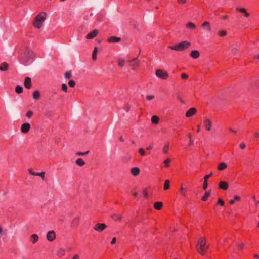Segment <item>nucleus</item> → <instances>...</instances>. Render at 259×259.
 <instances>
[{
    "instance_id": "nucleus-1",
    "label": "nucleus",
    "mask_w": 259,
    "mask_h": 259,
    "mask_svg": "<svg viewBox=\"0 0 259 259\" xmlns=\"http://www.w3.org/2000/svg\"><path fill=\"white\" fill-rule=\"evenodd\" d=\"M191 45L190 42L185 40L172 46H168V48L177 51H183L188 49Z\"/></svg>"
},
{
    "instance_id": "nucleus-2",
    "label": "nucleus",
    "mask_w": 259,
    "mask_h": 259,
    "mask_svg": "<svg viewBox=\"0 0 259 259\" xmlns=\"http://www.w3.org/2000/svg\"><path fill=\"white\" fill-rule=\"evenodd\" d=\"M47 14L45 12H41L39 13L35 17L33 22L34 26L39 29L41 27L42 24L46 19Z\"/></svg>"
},
{
    "instance_id": "nucleus-3",
    "label": "nucleus",
    "mask_w": 259,
    "mask_h": 259,
    "mask_svg": "<svg viewBox=\"0 0 259 259\" xmlns=\"http://www.w3.org/2000/svg\"><path fill=\"white\" fill-rule=\"evenodd\" d=\"M206 239L204 237L200 238L196 244L197 251L202 255H204L206 247Z\"/></svg>"
},
{
    "instance_id": "nucleus-4",
    "label": "nucleus",
    "mask_w": 259,
    "mask_h": 259,
    "mask_svg": "<svg viewBox=\"0 0 259 259\" xmlns=\"http://www.w3.org/2000/svg\"><path fill=\"white\" fill-rule=\"evenodd\" d=\"M155 74L157 77L164 80L167 79L169 77L168 73L167 72L160 69L156 70Z\"/></svg>"
},
{
    "instance_id": "nucleus-5",
    "label": "nucleus",
    "mask_w": 259,
    "mask_h": 259,
    "mask_svg": "<svg viewBox=\"0 0 259 259\" xmlns=\"http://www.w3.org/2000/svg\"><path fill=\"white\" fill-rule=\"evenodd\" d=\"M107 228V226L105 223H97L94 227V229L98 232H101Z\"/></svg>"
},
{
    "instance_id": "nucleus-6",
    "label": "nucleus",
    "mask_w": 259,
    "mask_h": 259,
    "mask_svg": "<svg viewBox=\"0 0 259 259\" xmlns=\"http://www.w3.org/2000/svg\"><path fill=\"white\" fill-rule=\"evenodd\" d=\"M47 240L50 242H52L56 238V233L54 231H49L46 235Z\"/></svg>"
},
{
    "instance_id": "nucleus-7",
    "label": "nucleus",
    "mask_w": 259,
    "mask_h": 259,
    "mask_svg": "<svg viewBox=\"0 0 259 259\" xmlns=\"http://www.w3.org/2000/svg\"><path fill=\"white\" fill-rule=\"evenodd\" d=\"M34 53L32 51L30 50H27V52L25 54V56L24 58L25 61H28L30 59L33 58L34 56Z\"/></svg>"
},
{
    "instance_id": "nucleus-8",
    "label": "nucleus",
    "mask_w": 259,
    "mask_h": 259,
    "mask_svg": "<svg viewBox=\"0 0 259 259\" xmlns=\"http://www.w3.org/2000/svg\"><path fill=\"white\" fill-rule=\"evenodd\" d=\"M30 128V124L29 123L26 122L22 124L21 131L23 133H27L28 132Z\"/></svg>"
},
{
    "instance_id": "nucleus-9",
    "label": "nucleus",
    "mask_w": 259,
    "mask_h": 259,
    "mask_svg": "<svg viewBox=\"0 0 259 259\" xmlns=\"http://www.w3.org/2000/svg\"><path fill=\"white\" fill-rule=\"evenodd\" d=\"M204 125L206 130L210 131L211 130L212 122L211 121L207 118H206L204 120Z\"/></svg>"
},
{
    "instance_id": "nucleus-10",
    "label": "nucleus",
    "mask_w": 259,
    "mask_h": 259,
    "mask_svg": "<svg viewBox=\"0 0 259 259\" xmlns=\"http://www.w3.org/2000/svg\"><path fill=\"white\" fill-rule=\"evenodd\" d=\"M98 30L97 29H95L87 34L86 38L89 39H92L96 37L98 35Z\"/></svg>"
},
{
    "instance_id": "nucleus-11",
    "label": "nucleus",
    "mask_w": 259,
    "mask_h": 259,
    "mask_svg": "<svg viewBox=\"0 0 259 259\" xmlns=\"http://www.w3.org/2000/svg\"><path fill=\"white\" fill-rule=\"evenodd\" d=\"M201 27L205 30H206L208 32H210L211 31V27L210 24L209 22L205 21L202 25Z\"/></svg>"
},
{
    "instance_id": "nucleus-12",
    "label": "nucleus",
    "mask_w": 259,
    "mask_h": 259,
    "mask_svg": "<svg viewBox=\"0 0 259 259\" xmlns=\"http://www.w3.org/2000/svg\"><path fill=\"white\" fill-rule=\"evenodd\" d=\"M24 86L26 88L30 89L32 87V83L31 78L29 77H27L24 80Z\"/></svg>"
},
{
    "instance_id": "nucleus-13",
    "label": "nucleus",
    "mask_w": 259,
    "mask_h": 259,
    "mask_svg": "<svg viewBox=\"0 0 259 259\" xmlns=\"http://www.w3.org/2000/svg\"><path fill=\"white\" fill-rule=\"evenodd\" d=\"M121 39L120 37L116 36H111L108 38L107 41L111 43L119 42L121 41Z\"/></svg>"
},
{
    "instance_id": "nucleus-14",
    "label": "nucleus",
    "mask_w": 259,
    "mask_h": 259,
    "mask_svg": "<svg viewBox=\"0 0 259 259\" xmlns=\"http://www.w3.org/2000/svg\"><path fill=\"white\" fill-rule=\"evenodd\" d=\"M196 112V109L195 108H191L190 109H189L186 113V116L187 117H190L194 115Z\"/></svg>"
},
{
    "instance_id": "nucleus-15",
    "label": "nucleus",
    "mask_w": 259,
    "mask_h": 259,
    "mask_svg": "<svg viewBox=\"0 0 259 259\" xmlns=\"http://www.w3.org/2000/svg\"><path fill=\"white\" fill-rule=\"evenodd\" d=\"M212 175V173H210L208 175H206L204 176V183H203V188L204 190H205L207 189V187H208V183H207V180H208V179L209 178H210L211 176Z\"/></svg>"
},
{
    "instance_id": "nucleus-16",
    "label": "nucleus",
    "mask_w": 259,
    "mask_h": 259,
    "mask_svg": "<svg viewBox=\"0 0 259 259\" xmlns=\"http://www.w3.org/2000/svg\"><path fill=\"white\" fill-rule=\"evenodd\" d=\"M219 188L223 190H226L228 188V184L226 182L222 181L220 182Z\"/></svg>"
},
{
    "instance_id": "nucleus-17",
    "label": "nucleus",
    "mask_w": 259,
    "mask_h": 259,
    "mask_svg": "<svg viewBox=\"0 0 259 259\" xmlns=\"http://www.w3.org/2000/svg\"><path fill=\"white\" fill-rule=\"evenodd\" d=\"M137 57L133 59L130 62H131V66L133 70H135L139 65V62H137Z\"/></svg>"
},
{
    "instance_id": "nucleus-18",
    "label": "nucleus",
    "mask_w": 259,
    "mask_h": 259,
    "mask_svg": "<svg viewBox=\"0 0 259 259\" xmlns=\"http://www.w3.org/2000/svg\"><path fill=\"white\" fill-rule=\"evenodd\" d=\"M9 69V64L6 62H3L0 65V70L5 71Z\"/></svg>"
},
{
    "instance_id": "nucleus-19",
    "label": "nucleus",
    "mask_w": 259,
    "mask_h": 259,
    "mask_svg": "<svg viewBox=\"0 0 259 259\" xmlns=\"http://www.w3.org/2000/svg\"><path fill=\"white\" fill-rule=\"evenodd\" d=\"M190 55L194 59H197L199 57L200 53L197 50H193L191 51Z\"/></svg>"
},
{
    "instance_id": "nucleus-20",
    "label": "nucleus",
    "mask_w": 259,
    "mask_h": 259,
    "mask_svg": "<svg viewBox=\"0 0 259 259\" xmlns=\"http://www.w3.org/2000/svg\"><path fill=\"white\" fill-rule=\"evenodd\" d=\"M40 97V93L38 90H35L33 93V98L35 100H38Z\"/></svg>"
},
{
    "instance_id": "nucleus-21",
    "label": "nucleus",
    "mask_w": 259,
    "mask_h": 259,
    "mask_svg": "<svg viewBox=\"0 0 259 259\" xmlns=\"http://www.w3.org/2000/svg\"><path fill=\"white\" fill-rule=\"evenodd\" d=\"M227 167V165L225 162H222L219 164L218 167V169L220 171L225 169Z\"/></svg>"
},
{
    "instance_id": "nucleus-22",
    "label": "nucleus",
    "mask_w": 259,
    "mask_h": 259,
    "mask_svg": "<svg viewBox=\"0 0 259 259\" xmlns=\"http://www.w3.org/2000/svg\"><path fill=\"white\" fill-rule=\"evenodd\" d=\"M163 206L161 202H156L154 204V207L157 210H160Z\"/></svg>"
},
{
    "instance_id": "nucleus-23",
    "label": "nucleus",
    "mask_w": 259,
    "mask_h": 259,
    "mask_svg": "<svg viewBox=\"0 0 259 259\" xmlns=\"http://www.w3.org/2000/svg\"><path fill=\"white\" fill-rule=\"evenodd\" d=\"M112 218L115 221H121L122 218V215H118L116 213H114L111 215Z\"/></svg>"
},
{
    "instance_id": "nucleus-24",
    "label": "nucleus",
    "mask_w": 259,
    "mask_h": 259,
    "mask_svg": "<svg viewBox=\"0 0 259 259\" xmlns=\"http://www.w3.org/2000/svg\"><path fill=\"white\" fill-rule=\"evenodd\" d=\"M98 51V49L97 47L94 48V51L92 54V59L93 60H96L97 59V53Z\"/></svg>"
},
{
    "instance_id": "nucleus-25",
    "label": "nucleus",
    "mask_w": 259,
    "mask_h": 259,
    "mask_svg": "<svg viewBox=\"0 0 259 259\" xmlns=\"http://www.w3.org/2000/svg\"><path fill=\"white\" fill-rule=\"evenodd\" d=\"M186 27H187V28L190 29H194L196 28V26L194 23H193L192 22H189L186 24Z\"/></svg>"
},
{
    "instance_id": "nucleus-26",
    "label": "nucleus",
    "mask_w": 259,
    "mask_h": 259,
    "mask_svg": "<svg viewBox=\"0 0 259 259\" xmlns=\"http://www.w3.org/2000/svg\"><path fill=\"white\" fill-rule=\"evenodd\" d=\"M75 163L79 166H82L85 164V162L82 159L78 158L76 160Z\"/></svg>"
},
{
    "instance_id": "nucleus-27",
    "label": "nucleus",
    "mask_w": 259,
    "mask_h": 259,
    "mask_svg": "<svg viewBox=\"0 0 259 259\" xmlns=\"http://www.w3.org/2000/svg\"><path fill=\"white\" fill-rule=\"evenodd\" d=\"M139 172H140V169L138 167H134V168H132V169H131V173L134 176H137L138 175H139Z\"/></svg>"
},
{
    "instance_id": "nucleus-28",
    "label": "nucleus",
    "mask_w": 259,
    "mask_h": 259,
    "mask_svg": "<svg viewBox=\"0 0 259 259\" xmlns=\"http://www.w3.org/2000/svg\"><path fill=\"white\" fill-rule=\"evenodd\" d=\"M31 242L33 244L35 243L38 240V236L37 234H33L31 236Z\"/></svg>"
},
{
    "instance_id": "nucleus-29",
    "label": "nucleus",
    "mask_w": 259,
    "mask_h": 259,
    "mask_svg": "<svg viewBox=\"0 0 259 259\" xmlns=\"http://www.w3.org/2000/svg\"><path fill=\"white\" fill-rule=\"evenodd\" d=\"M159 118L158 116L154 115L151 118V121L152 123L157 124L159 122Z\"/></svg>"
},
{
    "instance_id": "nucleus-30",
    "label": "nucleus",
    "mask_w": 259,
    "mask_h": 259,
    "mask_svg": "<svg viewBox=\"0 0 259 259\" xmlns=\"http://www.w3.org/2000/svg\"><path fill=\"white\" fill-rule=\"evenodd\" d=\"M227 34L226 30H222L218 31V35L220 37H223Z\"/></svg>"
},
{
    "instance_id": "nucleus-31",
    "label": "nucleus",
    "mask_w": 259,
    "mask_h": 259,
    "mask_svg": "<svg viewBox=\"0 0 259 259\" xmlns=\"http://www.w3.org/2000/svg\"><path fill=\"white\" fill-rule=\"evenodd\" d=\"M23 87L21 85H17L15 88V91L18 94H21L23 92Z\"/></svg>"
},
{
    "instance_id": "nucleus-32",
    "label": "nucleus",
    "mask_w": 259,
    "mask_h": 259,
    "mask_svg": "<svg viewBox=\"0 0 259 259\" xmlns=\"http://www.w3.org/2000/svg\"><path fill=\"white\" fill-rule=\"evenodd\" d=\"M170 186V181L169 180H166L165 181L164 185V190H167L169 188Z\"/></svg>"
},
{
    "instance_id": "nucleus-33",
    "label": "nucleus",
    "mask_w": 259,
    "mask_h": 259,
    "mask_svg": "<svg viewBox=\"0 0 259 259\" xmlns=\"http://www.w3.org/2000/svg\"><path fill=\"white\" fill-rule=\"evenodd\" d=\"M210 196V192H206L204 195L202 197V200L204 201H206L208 197Z\"/></svg>"
},
{
    "instance_id": "nucleus-34",
    "label": "nucleus",
    "mask_w": 259,
    "mask_h": 259,
    "mask_svg": "<svg viewBox=\"0 0 259 259\" xmlns=\"http://www.w3.org/2000/svg\"><path fill=\"white\" fill-rule=\"evenodd\" d=\"M31 175H34V176H40L42 179H44V177H45V172H31Z\"/></svg>"
},
{
    "instance_id": "nucleus-35",
    "label": "nucleus",
    "mask_w": 259,
    "mask_h": 259,
    "mask_svg": "<svg viewBox=\"0 0 259 259\" xmlns=\"http://www.w3.org/2000/svg\"><path fill=\"white\" fill-rule=\"evenodd\" d=\"M125 60L123 59H119L118 60V65L120 67H123L125 64Z\"/></svg>"
},
{
    "instance_id": "nucleus-36",
    "label": "nucleus",
    "mask_w": 259,
    "mask_h": 259,
    "mask_svg": "<svg viewBox=\"0 0 259 259\" xmlns=\"http://www.w3.org/2000/svg\"><path fill=\"white\" fill-rule=\"evenodd\" d=\"M170 162V159L167 158L163 162L165 167H168L169 166V163Z\"/></svg>"
},
{
    "instance_id": "nucleus-37",
    "label": "nucleus",
    "mask_w": 259,
    "mask_h": 259,
    "mask_svg": "<svg viewBox=\"0 0 259 259\" xmlns=\"http://www.w3.org/2000/svg\"><path fill=\"white\" fill-rule=\"evenodd\" d=\"M89 153V151H87L85 152H77L76 153V155L77 156H85L87 155Z\"/></svg>"
},
{
    "instance_id": "nucleus-38",
    "label": "nucleus",
    "mask_w": 259,
    "mask_h": 259,
    "mask_svg": "<svg viewBox=\"0 0 259 259\" xmlns=\"http://www.w3.org/2000/svg\"><path fill=\"white\" fill-rule=\"evenodd\" d=\"M72 74L71 71H67L65 74L64 77L66 79H69L71 77Z\"/></svg>"
},
{
    "instance_id": "nucleus-39",
    "label": "nucleus",
    "mask_w": 259,
    "mask_h": 259,
    "mask_svg": "<svg viewBox=\"0 0 259 259\" xmlns=\"http://www.w3.org/2000/svg\"><path fill=\"white\" fill-rule=\"evenodd\" d=\"M240 197H239V196H235V197H234V199H233V200H231L230 201V203L231 204H234V202H235V201H236V200H240Z\"/></svg>"
},
{
    "instance_id": "nucleus-40",
    "label": "nucleus",
    "mask_w": 259,
    "mask_h": 259,
    "mask_svg": "<svg viewBox=\"0 0 259 259\" xmlns=\"http://www.w3.org/2000/svg\"><path fill=\"white\" fill-rule=\"evenodd\" d=\"M168 149H169V145H165L164 146V147L163 148V152L164 154H167L168 153Z\"/></svg>"
},
{
    "instance_id": "nucleus-41",
    "label": "nucleus",
    "mask_w": 259,
    "mask_h": 259,
    "mask_svg": "<svg viewBox=\"0 0 259 259\" xmlns=\"http://www.w3.org/2000/svg\"><path fill=\"white\" fill-rule=\"evenodd\" d=\"M79 218H75L72 221V224L74 225H77L79 223Z\"/></svg>"
},
{
    "instance_id": "nucleus-42",
    "label": "nucleus",
    "mask_w": 259,
    "mask_h": 259,
    "mask_svg": "<svg viewBox=\"0 0 259 259\" xmlns=\"http://www.w3.org/2000/svg\"><path fill=\"white\" fill-rule=\"evenodd\" d=\"M68 85L71 87H73L75 85V82L73 80H70L68 82Z\"/></svg>"
},
{
    "instance_id": "nucleus-43",
    "label": "nucleus",
    "mask_w": 259,
    "mask_h": 259,
    "mask_svg": "<svg viewBox=\"0 0 259 259\" xmlns=\"http://www.w3.org/2000/svg\"><path fill=\"white\" fill-rule=\"evenodd\" d=\"M139 152L142 156H145V152L144 149L143 148H140L139 149Z\"/></svg>"
},
{
    "instance_id": "nucleus-44",
    "label": "nucleus",
    "mask_w": 259,
    "mask_h": 259,
    "mask_svg": "<svg viewBox=\"0 0 259 259\" xmlns=\"http://www.w3.org/2000/svg\"><path fill=\"white\" fill-rule=\"evenodd\" d=\"M154 96L152 95H147L146 98L148 100H152L154 98Z\"/></svg>"
},
{
    "instance_id": "nucleus-45",
    "label": "nucleus",
    "mask_w": 259,
    "mask_h": 259,
    "mask_svg": "<svg viewBox=\"0 0 259 259\" xmlns=\"http://www.w3.org/2000/svg\"><path fill=\"white\" fill-rule=\"evenodd\" d=\"M33 115V112L32 111H28L27 112V114H26V116L29 118H30Z\"/></svg>"
},
{
    "instance_id": "nucleus-46",
    "label": "nucleus",
    "mask_w": 259,
    "mask_h": 259,
    "mask_svg": "<svg viewBox=\"0 0 259 259\" xmlns=\"http://www.w3.org/2000/svg\"><path fill=\"white\" fill-rule=\"evenodd\" d=\"M62 89L65 92H67V89H68V87H67V85L65 83L62 84Z\"/></svg>"
},
{
    "instance_id": "nucleus-47",
    "label": "nucleus",
    "mask_w": 259,
    "mask_h": 259,
    "mask_svg": "<svg viewBox=\"0 0 259 259\" xmlns=\"http://www.w3.org/2000/svg\"><path fill=\"white\" fill-rule=\"evenodd\" d=\"M237 10H239V11L242 13L245 14L246 12H247V11L245 9L240 8H237Z\"/></svg>"
},
{
    "instance_id": "nucleus-48",
    "label": "nucleus",
    "mask_w": 259,
    "mask_h": 259,
    "mask_svg": "<svg viewBox=\"0 0 259 259\" xmlns=\"http://www.w3.org/2000/svg\"><path fill=\"white\" fill-rule=\"evenodd\" d=\"M218 203L222 206H223L224 205V201L222 199L219 198L218 199Z\"/></svg>"
},
{
    "instance_id": "nucleus-49",
    "label": "nucleus",
    "mask_w": 259,
    "mask_h": 259,
    "mask_svg": "<svg viewBox=\"0 0 259 259\" xmlns=\"http://www.w3.org/2000/svg\"><path fill=\"white\" fill-rule=\"evenodd\" d=\"M184 189L183 188V186H182L180 189V192L181 194L184 196L186 195L185 192L184 191Z\"/></svg>"
},
{
    "instance_id": "nucleus-50",
    "label": "nucleus",
    "mask_w": 259,
    "mask_h": 259,
    "mask_svg": "<svg viewBox=\"0 0 259 259\" xmlns=\"http://www.w3.org/2000/svg\"><path fill=\"white\" fill-rule=\"evenodd\" d=\"M181 77L183 79H186L188 77V76L185 73H182L181 74Z\"/></svg>"
},
{
    "instance_id": "nucleus-51",
    "label": "nucleus",
    "mask_w": 259,
    "mask_h": 259,
    "mask_svg": "<svg viewBox=\"0 0 259 259\" xmlns=\"http://www.w3.org/2000/svg\"><path fill=\"white\" fill-rule=\"evenodd\" d=\"M239 147L242 149H244L245 148L246 145L244 143H242L239 145Z\"/></svg>"
},
{
    "instance_id": "nucleus-52",
    "label": "nucleus",
    "mask_w": 259,
    "mask_h": 259,
    "mask_svg": "<svg viewBox=\"0 0 259 259\" xmlns=\"http://www.w3.org/2000/svg\"><path fill=\"white\" fill-rule=\"evenodd\" d=\"M5 232L2 227H0V238L4 234Z\"/></svg>"
},
{
    "instance_id": "nucleus-53",
    "label": "nucleus",
    "mask_w": 259,
    "mask_h": 259,
    "mask_svg": "<svg viewBox=\"0 0 259 259\" xmlns=\"http://www.w3.org/2000/svg\"><path fill=\"white\" fill-rule=\"evenodd\" d=\"M237 245L239 248L242 249L244 247V244L243 243H241L238 244Z\"/></svg>"
},
{
    "instance_id": "nucleus-54",
    "label": "nucleus",
    "mask_w": 259,
    "mask_h": 259,
    "mask_svg": "<svg viewBox=\"0 0 259 259\" xmlns=\"http://www.w3.org/2000/svg\"><path fill=\"white\" fill-rule=\"evenodd\" d=\"M116 238L115 237L113 238L112 239V241L111 242V244L112 245L114 244L116 242Z\"/></svg>"
},
{
    "instance_id": "nucleus-55",
    "label": "nucleus",
    "mask_w": 259,
    "mask_h": 259,
    "mask_svg": "<svg viewBox=\"0 0 259 259\" xmlns=\"http://www.w3.org/2000/svg\"><path fill=\"white\" fill-rule=\"evenodd\" d=\"M221 17L223 20L226 21L228 19L229 17L227 15H223Z\"/></svg>"
},
{
    "instance_id": "nucleus-56",
    "label": "nucleus",
    "mask_w": 259,
    "mask_h": 259,
    "mask_svg": "<svg viewBox=\"0 0 259 259\" xmlns=\"http://www.w3.org/2000/svg\"><path fill=\"white\" fill-rule=\"evenodd\" d=\"M178 2L180 4H184L186 2V0H178Z\"/></svg>"
},
{
    "instance_id": "nucleus-57",
    "label": "nucleus",
    "mask_w": 259,
    "mask_h": 259,
    "mask_svg": "<svg viewBox=\"0 0 259 259\" xmlns=\"http://www.w3.org/2000/svg\"><path fill=\"white\" fill-rule=\"evenodd\" d=\"M72 259H79V255L78 254H75L73 256Z\"/></svg>"
},
{
    "instance_id": "nucleus-58",
    "label": "nucleus",
    "mask_w": 259,
    "mask_h": 259,
    "mask_svg": "<svg viewBox=\"0 0 259 259\" xmlns=\"http://www.w3.org/2000/svg\"><path fill=\"white\" fill-rule=\"evenodd\" d=\"M178 99L180 100V101L181 102H182V103H184V102L183 101V100L182 99V98L180 96H178Z\"/></svg>"
},
{
    "instance_id": "nucleus-59",
    "label": "nucleus",
    "mask_w": 259,
    "mask_h": 259,
    "mask_svg": "<svg viewBox=\"0 0 259 259\" xmlns=\"http://www.w3.org/2000/svg\"><path fill=\"white\" fill-rule=\"evenodd\" d=\"M229 130L233 133H236V131L233 129L232 128H230Z\"/></svg>"
},
{
    "instance_id": "nucleus-60",
    "label": "nucleus",
    "mask_w": 259,
    "mask_h": 259,
    "mask_svg": "<svg viewBox=\"0 0 259 259\" xmlns=\"http://www.w3.org/2000/svg\"><path fill=\"white\" fill-rule=\"evenodd\" d=\"M244 15L246 17H248L249 16V14L247 12L244 14Z\"/></svg>"
},
{
    "instance_id": "nucleus-61",
    "label": "nucleus",
    "mask_w": 259,
    "mask_h": 259,
    "mask_svg": "<svg viewBox=\"0 0 259 259\" xmlns=\"http://www.w3.org/2000/svg\"><path fill=\"white\" fill-rule=\"evenodd\" d=\"M120 140L121 142H123V141H124V138H123V137H122V136H121V137H120Z\"/></svg>"
},
{
    "instance_id": "nucleus-62",
    "label": "nucleus",
    "mask_w": 259,
    "mask_h": 259,
    "mask_svg": "<svg viewBox=\"0 0 259 259\" xmlns=\"http://www.w3.org/2000/svg\"><path fill=\"white\" fill-rule=\"evenodd\" d=\"M233 50L234 51V53L235 54L236 51H237L238 50V49L237 48H235L233 49Z\"/></svg>"
},
{
    "instance_id": "nucleus-63",
    "label": "nucleus",
    "mask_w": 259,
    "mask_h": 259,
    "mask_svg": "<svg viewBox=\"0 0 259 259\" xmlns=\"http://www.w3.org/2000/svg\"><path fill=\"white\" fill-rule=\"evenodd\" d=\"M197 127H198V128H197V132H200V125H198L197 126Z\"/></svg>"
},
{
    "instance_id": "nucleus-64",
    "label": "nucleus",
    "mask_w": 259,
    "mask_h": 259,
    "mask_svg": "<svg viewBox=\"0 0 259 259\" xmlns=\"http://www.w3.org/2000/svg\"><path fill=\"white\" fill-rule=\"evenodd\" d=\"M254 58H257L259 59V54L256 56H254Z\"/></svg>"
}]
</instances>
